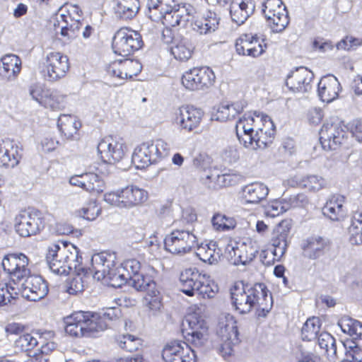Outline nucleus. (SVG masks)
I'll return each instance as SVG.
<instances>
[{
  "instance_id": "a19ab883",
  "label": "nucleus",
  "mask_w": 362,
  "mask_h": 362,
  "mask_svg": "<svg viewBox=\"0 0 362 362\" xmlns=\"http://www.w3.org/2000/svg\"><path fill=\"white\" fill-rule=\"evenodd\" d=\"M59 250V244H52L49 247L46 258L49 268L51 271L56 274H69L71 272L74 271V269L71 268V266L64 262L62 258L59 257L57 255Z\"/></svg>"
},
{
  "instance_id": "4d7b16f0",
  "label": "nucleus",
  "mask_w": 362,
  "mask_h": 362,
  "mask_svg": "<svg viewBox=\"0 0 362 362\" xmlns=\"http://www.w3.org/2000/svg\"><path fill=\"white\" fill-rule=\"evenodd\" d=\"M116 341L121 349L128 352L138 351L142 348L141 340L130 334L119 335Z\"/></svg>"
},
{
  "instance_id": "2f4dec72",
  "label": "nucleus",
  "mask_w": 362,
  "mask_h": 362,
  "mask_svg": "<svg viewBox=\"0 0 362 362\" xmlns=\"http://www.w3.org/2000/svg\"><path fill=\"white\" fill-rule=\"evenodd\" d=\"M345 196L334 194L326 201L323 208V214L333 221H343L348 216Z\"/></svg>"
},
{
  "instance_id": "c9c22d12",
  "label": "nucleus",
  "mask_w": 362,
  "mask_h": 362,
  "mask_svg": "<svg viewBox=\"0 0 362 362\" xmlns=\"http://www.w3.org/2000/svg\"><path fill=\"white\" fill-rule=\"evenodd\" d=\"M69 183L90 193L103 192V180L94 173L75 175L70 177Z\"/></svg>"
},
{
  "instance_id": "f8f14e48",
  "label": "nucleus",
  "mask_w": 362,
  "mask_h": 362,
  "mask_svg": "<svg viewBox=\"0 0 362 362\" xmlns=\"http://www.w3.org/2000/svg\"><path fill=\"white\" fill-rule=\"evenodd\" d=\"M269 116L259 112H254L249 115H244L236 123L235 130L240 143L246 148L252 144V138L255 134L259 131L264 124V120Z\"/></svg>"
},
{
  "instance_id": "603ef678",
  "label": "nucleus",
  "mask_w": 362,
  "mask_h": 362,
  "mask_svg": "<svg viewBox=\"0 0 362 362\" xmlns=\"http://www.w3.org/2000/svg\"><path fill=\"white\" fill-rule=\"evenodd\" d=\"M194 47L191 42L181 40L170 47V53L179 62H187L192 57Z\"/></svg>"
},
{
  "instance_id": "6e6552de",
  "label": "nucleus",
  "mask_w": 362,
  "mask_h": 362,
  "mask_svg": "<svg viewBox=\"0 0 362 362\" xmlns=\"http://www.w3.org/2000/svg\"><path fill=\"white\" fill-rule=\"evenodd\" d=\"M29 261V258L22 252H9L3 257L1 265L8 279L6 287L11 289L30 274Z\"/></svg>"
},
{
  "instance_id": "9d476101",
  "label": "nucleus",
  "mask_w": 362,
  "mask_h": 362,
  "mask_svg": "<svg viewBox=\"0 0 362 362\" xmlns=\"http://www.w3.org/2000/svg\"><path fill=\"white\" fill-rule=\"evenodd\" d=\"M143 45L141 35L127 26L118 29L112 38V47L114 52L124 57L134 54Z\"/></svg>"
},
{
  "instance_id": "c03bdc74",
  "label": "nucleus",
  "mask_w": 362,
  "mask_h": 362,
  "mask_svg": "<svg viewBox=\"0 0 362 362\" xmlns=\"http://www.w3.org/2000/svg\"><path fill=\"white\" fill-rule=\"evenodd\" d=\"M269 189L266 185L254 182L243 188L242 198L245 203L257 204L266 198Z\"/></svg>"
},
{
  "instance_id": "8fccbe9b",
  "label": "nucleus",
  "mask_w": 362,
  "mask_h": 362,
  "mask_svg": "<svg viewBox=\"0 0 362 362\" xmlns=\"http://www.w3.org/2000/svg\"><path fill=\"white\" fill-rule=\"evenodd\" d=\"M141 272V264L139 260L134 258L128 259L122 264V267L118 270L117 279H121L122 282H127Z\"/></svg>"
},
{
  "instance_id": "37998d69",
  "label": "nucleus",
  "mask_w": 362,
  "mask_h": 362,
  "mask_svg": "<svg viewBox=\"0 0 362 362\" xmlns=\"http://www.w3.org/2000/svg\"><path fill=\"white\" fill-rule=\"evenodd\" d=\"M1 62L0 75L7 79L15 78L21 71V59L16 54H6Z\"/></svg>"
},
{
  "instance_id": "9b49d317",
  "label": "nucleus",
  "mask_w": 362,
  "mask_h": 362,
  "mask_svg": "<svg viewBox=\"0 0 362 362\" xmlns=\"http://www.w3.org/2000/svg\"><path fill=\"white\" fill-rule=\"evenodd\" d=\"M56 37L64 43L76 39L83 25L78 19H74L69 11L60 9L51 21Z\"/></svg>"
},
{
  "instance_id": "0e129e2a",
  "label": "nucleus",
  "mask_w": 362,
  "mask_h": 362,
  "mask_svg": "<svg viewBox=\"0 0 362 362\" xmlns=\"http://www.w3.org/2000/svg\"><path fill=\"white\" fill-rule=\"evenodd\" d=\"M318 344L322 349H323L327 354L332 352L333 354H337L335 339L329 333H321L318 337Z\"/></svg>"
},
{
  "instance_id": "473e14b6",
  "label": "nucleus",
  "mask_w": 362,
  "mask_h": 362,
  "mask_svg": "<svg viewBox=\"0 0 362 362\" xmlns=\"http://www.w3.org/2000/svg\"><path fill=\"white\" fill-rule=\"evenodd\" d=\"M22 158V148L13 140L5 139L0 142V166L14 168Z\"/></svg>"
},
{
  "instance_id": "6e6d98bb",
  "label": "nucleus",
  "mask_w": 362,
  "mask_h": 362,
  "mask_svg": "<svg viewBox=\"0 0 362 362\" xmlns=\"http://www.w3.org/2000/svg\"><path fill=\"white\" fill-rule=\"evenodd\" d=\"M320 330V322L317 317L308 318L301 329L303 341H311L317 339Z\"/></svg>"
},
{
  "instance_id": "680f3d73",
  "label": "nucleus",
  "mask_w": 362,
  "mask_h": 362,
  "mask_svg": "<svg viewBox=\"0 0 362 362\" xmlns=\"http://www.w3.org/2000/svg\"><path fill=\"white\" fill-rule=\"evenodd\" d=\"M346 349L345 357L349 358L351 362H362V349L353 341L344 342Z\"/></svg>"
},
{
  "instance_id": "49530a36",
  "label": "nucleus",
  "mask_w": 362,
  "mask_h": 362,
  "mask_svg": "<svg viewBox=\"0 0 362 362\" xmlns=\"http://www.w3.org/2000/svg\"><path fill=\"white\" fill-rule=\"evenodd\" d=\"M294 186L308 192H318L327 187L326 180L321 176L310 175L296 178Z\"/></svg>"
},
{
  "instance_id": "f257e3e1",
  "label": "nucleus",
  "mask_w": 362,
  "mask_h": 362,
  "mask_svg": "<svg viewBox=\"0 0 362 362\" xmlns=\"http://www.w3.org/2000/svg\"><path fill=\"white\" fill-rule=\"evenodd\" d=\"M249 287L242 281H235L230 289L233 305L240 313H247L255 308L259 316H266L272 307V297L267 291Z\"/></svg>"
},
{
  "instance_id": "de8ad7c7",
  "label": "nucleus",
  "mask_w": 362,
  "mask_h": 362,
  "mask_svg": "<svg viewBox=\"0 0 362 362\" xmlns=\"http://www.w3.org/2000/svg\"><path fill=\"white\" fill-rule=\"evenodd\" d=\"M40 331L33 333L25 332L18 336L14 341V348L18 351L30 355L31 351L38 346Z\"/></svg>"
},
{
  "instance_id": "f03ea898",
  "label": "nucleus",
  "mask_w": 362,
  "mask_h": 362,
  "mask_svg": "<svg viewBox=\"0 0 362 362\" xmlns=\"http://www.w3.org/2000/svg\"><path fill=\"white\" fill-rule=\"evenodd\" d=\"M180 291L189 297L197 296L202 299H210L218 292V286L211 275L196 267L182 269L179 274Z\"/></svg>"
},
{
  "instance_id": "79ce46f5",
  "label": "nucleus",
  "mask_w": 362,
  "mask_h": 362,
  "mask_svg": "<svg viewBox=\"0 0 362 362\" xmlns=\"http://www.w3.org/2000/svg\"><path fill=\"white\" fill-rule=\"evenodd\" d=\"M197 256L203 262L213 264L217 263L222 255L221 250L216 241L202 243L197 250Z\"/></svg>"
},
{
  "instance_id": "72a5a7b5",
  "label": "nucleus",
  "mask_w": 362,
  "mask_h": 362,
  "mask_svg": "<svg viewBox=\"0 0 362 362\" xmlns=\"http://www.w3.org/2000/svg\"><path fill=\"white\" fill-rule=\"evenodd\" d=\"M341 91V86L340 83L332 74L322 77L317 85V92L320 98L323 102L327 103L337 99Z\"/></svg>"
},
{
  "instance_id": "f3484780",
  "label": "nucleus",
  "mask_w": 362,
  "mask_h": 362,
  "mask_svg": "<svg viewBox=\"0 0 362 362\" xmlns=\"http://www.w3.org/2000/svg\"><path fill=\"white\" fill-rule=\"evenodd\" d=\"M30 93L40 105L53 111L62 110L67 105L66 95L57 89L35 84L30 87Z\"/></svg>"
},
{
  "instance_id": "39448f33",
  "label": "nucleus",
  "mask_w": 362,
  "mask_h": 362,
  "mask_svg": "<svg viewBox=\"0 0 362 362\" xmlns=\"http://www.w3.org/2000/svg\"><path fill=\"white\" fill-rule=\"evenodd\" d=\"M6 291V296L2 293L1 301L11 303L13 300L18 298L20 296L30 300L38 301L45 298L49 291L47 282L37 275L30 274L23 281L16 284L14 286Z\"/></svg>"
},
{
  "instance_id": "e2e57ef3",
  "label": "nucleus",
  "mask_w": 362,
  "mask_h": 362,
  "mask_svg": "<svg viewBox=\"0 0 362 362\" xmlns=\"http://www.w3.org/2000/svg\"><path fill=\"white\" fill-rule=\"evenodd\" d=\"M90 269H88V271ZM88 274L76 273V276L69 279L66 282V291L71 295H76L84 290L83 281L81 275L86 276Z\"/></svg>"
},
{
  "instance_id": "20e7f679",
  "label": "nucleus",
  "mask_w": 362,
  "mask_h": 362,
  "mask_svg": "<svg viewBox=\"0 0 362 362\" xmlns=\"http://www.w3.org/2000/svg\"><path fill=\"white\" fill-rule=\"evenodd\" d=\"M293 221L291 218L282 219L272 229L270 243L272 246V258L267 257L268 250H263L261 252V258L266 265L274 264L280 262L287 252L291 238V230Z\"/></svg>"
},
{
  "instance_id": "aec40b11",
  "label": "nucleus",
  "mask_w": 362,
  "mask_h": 362,
  "mask_svg": "<svg viewBox=\"0 0 362 362\" xmlns=\"http://www.w3.org/2000/svg\"><path fill=\"white\" fill-rule=\"evenodd\" d=\"M262 12L275 33L283 31L289 23L288 12L281 0H265Z\"/></svg>"
},
{
  "instance_id": "09e8293b",
  "label": "nucleus",
  "mask_w": 362,
  "mask_h": 362,
  "mask_svg": "<svg viewBox=\"0 0 362 362\" xmlns=\"http://www.w3.org/2000/svg\"><path fill=\"white\" fill-rule=\"evenodd\" d=\"M348 240L352 245H362V212L356 211L347 228Z\"/></svg>"
},
{
  "instance_id": "6ab92c4d",
  "label": "nucleus",
  "mask_w": 362,
  "mask_h": 362,
  "mask_svg": "<svg viewBox=\"0 0 362 362\" xmlns=\"http://www.w3.org/2000/svg\"><path fill=\"white\" fill-rule=\"evenodd\" d=\"M98 151L103 162L115 164L124 158L127 146L123 138L109 136L99 143Z\"/></svg>"
},
{
  "instance_id": "a211bd4d",
  "label": "nucleus",
  "mask_w": 362,
  "mask_h": 362,
  "mask_svg": "<svg viewBox=\"0 0 362 362\" xmlns=\"http://www.w3.org/2000/svg\"><path fill=\"white\" fill-rule=\"evenodd\" d=\"M217 333L223 341L219 348L220 354L224 358L231 356L234 341L238 340V329L235 317L230 314L221 317Z\"/></svg>"
},
{
  "instance_id": "58836bf2",
  "label": "nucleus",
  "mask_w": 362,
  "mask_h": 362,
  "mask_svg": "<svg viewBox=\"0 0 362 362\" xmlns=\"http://www.w3.org/2000/svg\"><path fill=\"white\" fill-rule=\"evenodd\" d=\"M244 110V106L242 103H223L214 108L212 113V117L214 120L218 122H227L234 119L237 116Z\"/></svg>"
},
{
  "instance_id": "7ed1b4c3",
  "label": "nucleus",
  "mask_w": 362,
  "mask_h": 362,
  "mask_svg": "<svg viewBox=\"0 0 362 362\" xmlns=\"http://www.w3.org/2000/svg\"><path fill=\"white\" fill-rule=\"evenodd\" d=\"M64 323L66 334L74 338L94 337L105 330L98 315L91 312L75 311L64 318Z\"/></svg>"
},
{
  "instance_id": "412c9836",
  "label": "nucleus",
  "mask_w": 362,
  "mask_h": 362,
  "mask_svg": "<svg viewBox=\"0 0 362 362\" xmlns=\"http://www.w3.org/2000/svg\"><path fill=\"white\" fill-rule=\"evenodd\" d=\"M204 115L202 108L185 105L179 107L174 119L180 130L191 132L199 127Z\"/></svg>"
},
{
  "instance_id": "13d9d810",
  "label": "nucleus",
  "mask_w": 362,
  "mask_h": 362,
  "mask_svg": "<svg viewBox=\"0 0 362 362\" xmlns=\"http://www.w3.org/2000/svg\"><path fill=\"white\" fill-rule=\"evenodd\" d=\"M131 281H132V286L138 291L146 292L156 287L153 278L151 275L145 274L143 271L134 276Z\"/></svg>"
},
{
  "instance_id": "864d4df0",
  "label": "nucleus",
  "mask_w": 362,
  "mask_h": 362,
  "mask_svg": "<svg viewBox=\"0 0 362 362\" xmlns=\"http://www.w3.org/2000/svg\"><path fill=\"white\" fill-rule=\"evenodd\" d=\"M211 224L214 230L226 232L234 230L237 226V221L233 217L227 216L221 213H216L212 216Z\"/></svg>"
},
{
  "instance_id": "dca6fc26",
  "label": "nucleus",
  "mask_w": 362,
  "mask_h": 362,
  "mask_svg": "<svg viewBox=\"0 0 362 362\" xmlns=\"http://www.w3.org/2000/svg\"><path fill=\"white\" fill-rule=\"evenodd\" d=\"M216 76L209 66L193 67L185 71L181 78L182 85L189 90H205L214 86Z\"/></svg>"
},
{
  "instance_id": "5701e85b",
  "label": "nucleus",
  "mask_w": 362,
  "mask_h": 362,
  "mask_svg": "<svg viewBox=\"0 0 362 362\" xmlns=\"http://www.w3.org/2000/svg\"><path fill=\"white\" fill-rule=\"evenodd\" d=\"M320 142L325 150H337L347 139V132L337 123H325L321 127Z\"/></svg>"
},
{
  "instance_id": "bb28decb",
  "label": "nucleus",
  "mask_w": 362,
  "mask_h": 362,
  "mask_svg": "<svg viewBox=\"0 0 362 362\" xmlns=\"http://www.w3.org/2000/svg\"><path fill=\"white\" fill-rule=\"evenodd\" d=\"M142 70V65L138 60L126 59L112 62L107 69L109 75L122 84L127 79L137 76Z\"/></svg>"
},
{
  "instance_id": "3c124183",
  "label": "nucleus",
  "mask_w": 362,
  "mask_h": 362,
  "mask_svg": "<svg viewBox=\"0 0 362 362\" xmlns=\"http://www.w3.org/2000/svg\"><path fill=\"white\" fill-rule=\"evenodd\" d=\"M342 332L349 334L354 340H362V323L349 317H342L339 322Z\"/></svg>"
},
{
  "instance_id": "a878e982",
  "label": "nucleus",
  "mask_w": 362,
  "mask_h": 362,
  "mask_svg": "<svg viewBox=\"0 0 362 362\" xmlns=\"http://www.w3.org/2000/svg\"><path fill=\"white\" fill-rule=\"evenodd\" d=\"M189 331L185 338L196 348L203 346L208 339L209 327L206 322L200 315L190 313L188 318Z\"/></svg>"
},
{
  "instance_id": "bf43d9fd",
  "label": "nucleus",
  "mask_w": 362,
  "mask_h": 362,
  "mask_svg": "<svg viewBox=\"0 0 362 362\" xmlns=\"http://www.w3.org/2000/svg\"><path fill=\"white\" fill-rule=\"evenodd\" d=\"M38 345L40 344L39 350L42 354L48 356L54 350H55L57 345L54 342L55 333L53 331H44L39 332Z\"/></svg>"
},
{
  "instance_id": "1a4fd4ad",
  "label": "nucleus",
  "mask_w": 362,
  "mask_h": 362,
  "mask_svg": "<svg viewBox=\"0 0 362 362\" xmlns=\"http://www.w3.org/2000/svg\"><path fill=\"white\" fill-rule=\"evenodd\" d=\"M148 197V192L136 185H129L117 191L105 194V201L115 206L132 208L144 204Z\"/></svg>"
},
{
  "instance_id": "f704fd0d",
  "label": "nucleus",
  "mask_w": 362,
  "mask_h": 362,
  "mask_svg": "<svg viewBox=\"0 0 362 362\" xmlns=\"http://www.w3.org/2000/svg\"><path fill=\"white\" fill-rule=\"evenodd\" d=\"M264 124L261 128V132L255 134L252 138V144L247 149L257 150L264 149L271 146L275 139L276 127L270 117L264 121Z\"/></svg>"
},
{
  "instance_id": "2eb2a0df",
  "label": "nucleus",
  "mask_w": 362,
  "mask_h": 362,
  "mask_svg": "<svg viewBox=\"0 0 362 362\" xmlns=\"http://www.w3.org/2000/svg\"><path fill=\"white\" fill-rule=\"evenodd\" d=\"M70 69L67 55L58 51L47 53L42 64L41 73L49 81H56L64 78Z\"/></svg>"
},
{
  "instance_id": "423d86ee",
  "label": "nucleus",
  "mask_w": 362,
  "mask_h": 362,
  "mask_svg": "<svg viewBox=\"0 0 362 362\" xmlns=\"http://www.w3.org/2000/svg\"><path fill=\"white\" fill-rule=\"evenodd\" d=\"M170 151V145L163 139H157L155 143L152 140L144 141L134 148L132 160L137 169H144L161 161Z\"/></svg>"
},
{
  "instance_id": "338daca9",
  "label": "nucleus",
  "mask_w": 362,
  "mask_h": 362,
  "mask_svg": "<svg viewBox=\"0 0 362 362\" xmlns=\"http://www.w3.org/2000/svg\"><path fill=\"white\" fill-rule=\"evenodd\" d=\"M122 316V310L119 307L107 308L102 315H98V318L105 326V329H107L108 322L115 321L120 318Z\"/></svg>"
},
{
  "instance_id": "393cba45",
  "label": "nucleus",
  "mask_w": 362,
  "mask_h": 362,
  "mask_svg": "<svg viewBox=\"0 0 362 362\" xmlns=\"http://www.w3.org/2000/svg\"><path fill=\"white\" fill-rule=\"evenodd\" d=\"M235 48L238 55L257 58L266 52L267 45L257 34L243 33L236 39Z\"/></svg>"
},
{
  "instance_id": "c756f323",
  "label": "nucleus",
  "mask_w": 362,
  "mask_h": 362,
  "mask_svg": "<svg viewBox=\"0 0 362 362\" xmlns=\"http://www.w3.org/2000/svg\"><path fill=\"white\" fill-rule=\"evenodd\" d=\"M232 250V258L234 264L245 265L256 257L259 250V245L256 238L248 237L243 242L237 243Z\"/></svg>"
},
{
  "instance_id": "cd10ccee",
  "label": "nucleus",
  "mask_w": 362,
  "mask_h": 362,
  "mask_svg": "<svg viewBox=\"0 0 362 362\" xmlns=\"http://www.w3.org/2000/svg\"><path fill=\"white\" fill-rule=\"evenodd\" d=\"M314 74L310 69L300 66L287 76L286 86L293 93H306L311 90Z\"/></svg>"
},
{
  "instance_id": "b1692460",
  "label": "nucleus",
  "mask_w": 362,
  "mask_h": 362,
  "mask_svg": "<svg viewBox=\"0 0 362 362\" xmlns=\"http://www.w3.org/2000/svg\"><path fill=\"white\" fill-rule=\"evenodd\" d=\"M303 255L313 260H320L330 255L331 243L320 235H312L304 239L300 244Z\"/></svg>"
},
{
  "instance_id": "052dcab7",
  "label": "nucleus",
  "mask_w": 362,
  "mask_h": 362,
  "mask_svg": "<svg viewBox=\"0 0 362 362\" xmlns=\"http://www.w3.org/2000/svg\"><path fill=\"white\" fill-rule=\"evenodd\" d=\"M144 301L146 307L153 313L159 311L163 307L160 293L156 288L146 291L144 296Z\"/></svg>"
},
{
  "instance_id": "69168bd1",
  "label": "nucleus",
  "mask_w": 362,
  "mask_h": 362,
  "mask_svg": "<svg viewBox=\"0 0 362 362\" xmlns=\"http://www.w3.org/2000/svg\"><path fill=\"white\" fill-rule=\"evenodd\" d=\"M101 211V207L98 203L95 201H90L82 208L81 215L88 221H93L100 214Z\"/></svg>"
},
{
  "instance_id": "a18cd8bd",
  "label": "nucleus",
  "mask_w": 362,
  "mask_h": 362,
  "mask_svg": "<svg viewBox=\"0 0 362 362\" xmlns=\"http://www.w3.org/2000/svg\"><path fill=\"white\" fill-rule=\"evenodd\" d=\"M180 6L175 0H149L148 18L154 22H159L160 13H166Z\"/></svg>"
},
{
  "instance_id": "ddd939ff",
  "label": "nucleus",
  "mask_w": 362,
  "mask_h": 362,
  "mask_svg": "<svg viewBox=\"0 0 362 362\" xmlns=\"http://www.w3.org/2000/svg\"><path fill=\"white\" fill-rule=\"evenodd\" d=\"M269 116L259 112H254L249 115H244L236 123L235 130L240 143L246 148L252 144V138L255 134L259 131L264 124V120Z\"/></svg>"
},
{
  "instance_id": "5fc2aeb1",
  "label": "nucleus",
  "mask_w": 362,
  "mask_h": 362,
  "mask_svg": "<svg viewBox=\"0 0 362 362\" xmlns=\"http://www.w3.org/2000/svg\"><path fill=\"white\" fill-rule=\"evenodd\" d=\"M139 8V0H119L117 13L124 20L132 19Z\"/></svg>"
},
{
  "instance_id": "4be33fe9",
  "label": "nucleus",
  "mask_w": 362,
  "mask_h": 362,
  "mask_svg": "<svg viewBox=\"0 0 362 362\" xmlns=\"http://www.w3.org/2000/svg\"><path fill=\"white\" fill-rule=\"evenodd\" d=\"M162 358L165 362H197L194 351L186 342L172 341L167 343L162 351Z\"/></svg>"
},
{
  "instance_id": "4c0bfd02",
  "label": "nucleus",
  "mask_w": 362,
  "mask_h": 362,
  "mask_svg": "<svg viewBox=\"0 0 362 362\" xmlns=\"http://www.w3.org/2000/svg\"><path fill=\"white\" fill-rule=\"evenodd\" d=\"M159 22L164 26L175 28L177 25H186L191 19V14L185 6H178L168 11L166 13H160Z\"/></svg>"
},
{
  "instance_id": "c85d7f7f",
  "label": "nucleus",
  "mask_w": 362,
  "mask_h": 362,
  "mask_svg": "<svg viewBox=\"0 0 362 362\" xmlns=\"http://www.w3.org/2000/svg\"><path fill=\"white\" fill-rule=\"evenodd\" d=\"M115 256L107 252H100L93 259V267L95 270L94 277L98 279H107L110 281L117 279Z\"/></svg>"
},
{
  "instance_id": "774afa93",
  "label": "nucleus",
  "mask_w": 362,
  "mask_h": 362,
  "mask_svg": "<svg viewBox=\"0 0 362 362\" xmlns=\"http://www.w3.org/2000/svg\"><path fill=\"white\" fill-rule=\"evenodd\" d=\"M60 146V142L56 136L47 135L40 141V149L43 153L55 151Z\"/></svg>"
},
{
  "instance_id": "0eeeda50",
  "label": "nucleus",
  "mask_w": 362,
  "mask_h": 362,
  "mask_svg": "<svg viewBox=\"0 0 362 362\" xmlns=\"http://www.w3.org/2000/svg\"><path fill=\"white\" fill-rule=\"evenodd\" d=\"M47 225L45 216L34 207L22 209L14 218V228L21 237H30L40 234Z\"/></svg>"
},
{
  "instance_id": "ea45409f",
  "label": "nucleus",
  "mask_w": 362,
  "mask_h": 362,
  "mask_svg": "<svg viewBox=\"0 0 362 362\" xmlns=\"http://www.w3.org/2000/svg\"><path fill=\"white\" fill-rule=\"evenodd\" d=\"M57 127L66 139H74L78 135L81 122L73 115L63 114L58 118Z\"/></svg>"
},
{
  "instance_id": "e433bc0d",
  "label": "nucleus",
  "mask_w": 362,
  "mask_h": 362,
  "mask_svg": "<svg viewBox=\"0 0 362 362\" xmlns=\"http://www.w3.org/2000/svg\"><path fill=\"white\" fill-rule=\"evenodd\" d=\"M219 18L216 13L208 11L205 15L193 16L191 14V19L189 23L192 29L199 34H207L218 29Z\"/></svg>"
},
{
  "instance_id": "4468645a",
  "label": "nucleus",
  "mask_w": 362,
  "mask_h": 362,
  "mask_svg": "<svg viewBox=\"0 0 362 362\" xmlns=\"http://www.w3.org/2000/svg\"><path fill=\"white\" fill-rule=\"evenodd\" d=\"M198 243L193 230L184 228L173 229L164 239L165 250L173 255L189 252Z\"/></svg>"
},
{
  "instance_id": "7c9ffc66",
  "label": "nucleus",
  "mask_w": 362,
  "mask_h": 362,
  "mask_svg": "<svg viewBox=\"0 0 362 362\" xmlns=\"http://www.w3.org/2000/svg\"><path fill=\"white\" fill-rule=\"evenodd\" d=\"M58 244L59 245V252H57L59 257L62 258L64 262L71 266L75 273L86 274L88 269L83 266V258L78 248L67 241L60 240Z\"/></svg>"
}]
</instances>
